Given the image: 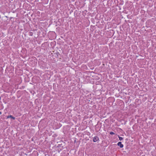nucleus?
<instances>
[{
	"mask_svg": "<svg viewBox=\"0 0 156 156\" xmlns=\"http://www.w3.org/2000/svg\"><path fill=\"white\" fill-rule=\"evenodd\" d=\"M110 134L111 135H113V134H114L115 133L113 132H111L110 133Z\"/></svg>",
	"mask_w": 156,
	"mask_h": 156,
	"instance_id": "6",
	"label": "nucleus"
},
{
	"mask_svg": "<svg viewBox=\"0 0 156 156\" xmlns=\"http://www.w3.org/2000/svg\"><path fill=\"white\" fill-rule=\"evenodd\" d=\"M118 137L119 138V140H120V141H121L123 139V138L122 137H121L119 136H118Z\"/></svg>",
	"mask_w": 156,
	"mask_h": 156,
	"instance_id": "5",
	"label": "nucleus"
},
{
	"mask_svg": "<svg viewBox=\"0 0 156 156\" xmlns=\"http://www.w3.org/2000/svg\"><path fill=\"white\" fill-rule=\"evenodd\" d=\"M7 119L9 118H11L13 120L15 119V118L14 117H13L12 115H9L7 116Z\"/></svg>",
	"mask_w": 156,
	"mask_h": 156,
	"instance_id": "3",
	"label": "nucleus"
},
{
	"mask_svg": "<svg viewBox=\"0 0 156 156\" xmlns=\"http://www.w3.org/2000/svg\"><path fill=\"white\" fill-rule=\"evenodd\" d=\"M56 54L57 55V57H58V55H59V52H57L56 53Z\"/></svg>",
	"mask_w": 156,
	"mask_h": 156,
	"instance_id": "7",
	"label": "nucleus"
},
{
	"mask_svg": "<svg viewBox=\"0 0 156 156\" xmlns=\"http://www.w3.org/2000/svg\"><path fill=\"white\" fill-rule=\"evenodd\" d=\"M99 140V139L98 137V136H95L93 139V141L94 142H95Z\"/></svg>",
	"mask_w": 156,
	"mask_h": 156,
	"instance_id": "1",
	"label": "nucleus"
},
{
	"mask_svg": "<svg viewBox=\"0 0 156 156\" xmlns=\"http://www.w3.org/2000/svg\"><path fill=\"white\" fill-rule=\"evenodd\" d=\"M1 99V97H0V100Z\"/></svg>",
	"mask_w": 156,
	"mask_h": 156,
	"instance_id": "9",
	"label": "nucleus"
},
{
	"mask_svg": "<svg viewBox=\"0 0 156 156\" xmlns=\"http://www.w3.org/2000/svg\"><path fill=\"white\" fill-rule=\"evenodd\" d=\"M33 33L32 32H29V35L30 36H32Z\"/></svg>",
	"mask_w": 156,
	"mask_h": 156,
	"instance_id": "4",
	"label": "nucleus"
},
{
	"mask_svg": "<svg viewBox=\"0 0 156 156\" xmlns=\"http://www.w3.org/2000/svg\"><path fill=\"white\" fill-rule=\"evenodd\" d=\"M117 145L119 146L120 148H122L123 147V144H122V143L121 142H119L117 143Z\"/></svg>",
	"mask_w": 156,
	"mask_h": 156,
	"instance_id": "2",
	"label": "nucleus"
},
{
	"mask_svg": "<svg viewBox=\"0 0 156 156\" xmlns=\"http://www.w3.org/2000/svg\"><path fill=\"white\" fill-rule=\"evenodd\" d=\"M2 114V113L1 112H0V114Z\"/></svg>",
	"mask_w": 156,
	"mask_h": 156,
	"instance_id": "8",
	"label": "nucleus"
}]
</instances>
